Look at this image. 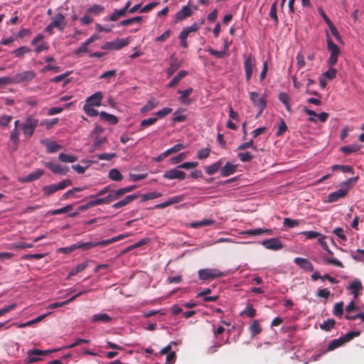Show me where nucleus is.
<instances>
[{"instance_id": "f257e3e1", "label": "nucleus", "mask_w": 364, "mask_h": 364, "mask_svg": "<svg viewBox=\"0 0 364 364\" xmlns=\"http://www.w3.org/2000/svg\"><path fill=\"white\" fill-rule=\"evenodd\" d=\"M357 180H358V177L350 178L346 181L343 183L341 184V188L340 189H338L328 195V202L333 203V202L337 201L338 199H340L341 198H344L347 195V193L350 189V184L352 183L356 182Z\"/></svg>"}, {"instance_id": "f03ea898", "label": "nucleus", "mask_w": 364, "mask_h": 364, "mask_svg": "<svg viewBox=\"0 0 364 364\" xmlns=\"http://www.w3.org/2000/svg\"><path fill=\"white\" fill-rule=\"evenodd\" d=\"M57 349L53 350H39L33 348L29 350L27 353V357L25 359V362L27 364H31L41 360V356L48 355L51 353L57 351Z\"/></svg>"}, {"instance_id": "7ed1b4c3", "label": "nucleus", "mask_w": 364, "mask_h": 364, "mask_svg": "<svg viewBox=\"0 0 364 364\" xmlns=\"http://www.w3.org/2000/svg\"><path fill=\"white\" fill-rule=\"evenodd\" d=\"M72 184V181L65 179L57 183L49 186H45L42 188V191L46 196H49L58 191L63 190Z\"/></svg>"}, {"instance_id": "20e7f679", "label": "nucleus", "mask_w": 364, "mask_h": 364, "mask_svg": "<svg viewBox=\"0 0 364 364\" xmlns=\"http://www.w3.org/2000/svg\"><path fill=\"white\" fill-rule=\"evenodd\" d=\"M204 20H202L199 23H194L190 26L184 28L179 35L180 45L183 48L188 47L187 38L192 32H196L199 30L200 26L203 23Z\"/></svg>"}, {"instance_id": "39448f33", "label": "nucleus", "mask_w": 364, "mask_h": 364, "mask_svg": "<svg viewBox=\"0 0 364 364\" xmlns=\"http://www.w3.org/2000/svg\"><path fill=\"white\" fill-rule=\"evenodd\" d=\"M38 124V119L33 117L31 115L28 116L26 119L25 122L21 124V128L23 134L27 137H31L33 134Z\"/></svg>"}, {"instance_id": "423d86ee", "label": "nucleus", "mask_w": 364, "mask_h": 364, "mask_svg": "<svg viewBox=\"0 0 364 364\" xmlns=\"http://www.w3.org/2000/svg\"><path fill=\"white\" fill-rule=\"evenodd\" d=\"M225 274L218 269L205 268L198 271V277L201 280H209L224 277Z\"/></svg>"}, {"instance_id": "0eeeda50", "label": "nucleus", "mask_w": 364, "mask_h": 364, "mask_svg": "<svg viewBox=\"0 0 364 364\" xmlns=\"http://www.w3.org/2000/svg\"><path fill=\"white\" fill-rule=\"evenodd\" d=\"M250 98L254 106L259 109L258 115L261 114L267 105L265 97H260L258 92H250Z\"/></svg>"}, {"instance_id": "6e6552de", "label": "nucleus", "mask_w": 364, "mask_h": 364, "mask_svg": "<svg viewBox=\"0 0 364 364\" xmlns=\"http://www.w3.org/2000/svg\"><path fill=\"white\" fill-rule=\"evenodd\" d=\"M244 68L245 72V79L247 82H249L252 77L253 68L255 66V58L253 55H244Z\"/></svg>"}, {"instance_id": "1a4fd4ad", "label": "nucleus", "mask_w": 364, "mask_h": 364, "mask_svg": "<svg viewBox=\"0 0 364 364\" xmlns=\"http://www.w3.org/2000/svg\"><path fill=\"white\" fill-rule=\"evenodd\" d=\"M36 73L33 70H27L21 73H17L13 77L14 83H22L31 81L36 77Z\"/></svg>"}, {"instance_id": "9d476101", "label": "nucleus", "mask_w": 364, "mask_h": 364, "mask_svg": "<svg viewBox=\"0 0 364 364\" xmlns=\"http://www.w3.org/2000/svg\"><path fill=\"white\" fill-rule=\"evenodd\" d=\"M136 188L135 185L129 186L124 188H122L117 189L116 191H112L109 194V197L110 198L111 202L117 200L122 197L124 194L129 193L134 190Z\"/></svg>"}, {"instance_id": "9b49d317", "label": "nucleus", "mask_w": 364, "mask_h": 364, "mask_svg": "<svg viewBox=\"0 0 364 364\" xmlns=\"http://www.w3.org/2000/svg\"><path fill=\"white\" fill-rule=\"evenodd\" d=\"M180 168H175L170 169L168 171H166L163 177L166 179L168 180H173V179H178V180H183L186 178V173L183 171L179 170Z\"/></svg>"}, {"instance_id": "f8f14e48", "label": "nucleus", "mask_w": 364, "mask_h": 364, "mask_svg": "<svg viewBox=\"0 0 364 364\" xmlns=\"http://www.w3.org/2000/svg\"><path fill=\"white\" fill-rule=\"evenodd\" d=\"M45 166L50 169L53 173L65 175L69 168L67 166H63L59 164H55L52 161H48L44 164Z\"/></svg>"}, {"instance_id": "ddd939ff", "label": "nucleus", "mask_w": 364, "mask_h": 364, "mask_svg": "<svg viewBox=\"0 0 364 364\" xmlns=\"http://www.w3.org/2000/svg\"><path fill=\"white\" fill-rule=\"evenodd\" d=\"M51 23L60 31H64L67 25L65 17L62 14H57L52 18Z\"/></svg>"}, {"instance_id": "4468645a", "label": "nucleus", "mask_w": 364, "mask_h": 364, "mask_svg": "<svg viewBox=\"0 0 364 364\" xmlns=\"http://www.w3.org/2000/svg\"><path fill=\"white\" fill-rule=\"evenodd\" d=\"M102 98V92H97L86 99L85 105H88L91 107H99L101 105V101Z\"/></svg>"}, {"instance_id": "2eb2a0df", "label": "nucleus", "mask_w": 364, "mask_h": 364, "mask_svg": "<svg viewBox=\"0 0 364 364\" xmlns=\"http://www.w3.org/2000/svg\"><path fill=\"white\" fill-rule=\"evenodd\" d=\"M110 198L109 195L104 198H98L92 200L88 201L85 205L82 206L81 209L85 210L89 208H92L96 205H102V204H109L111 203Z\"/></svg>"}, {"instance_id": "dca6fc26", "label": "nucleus", "mask_w": 364, "mask_h": 364, "mask_svg": "<svg viewBox=\"0 0 364 364\" xmlns=\"http://www.w3.org/2000/svg\"><path fill=\"white\" fill-rule=\"evenodd\" d=\"M262 244L265 248L272 250H278L282 247V242L275 237L264 240Z\"/></svg>"}, {"instance_id": "f3484780", "label": "nucleus", "mask_w": 364, "mask_h": 364, "mask_svg": "<svg viewBox=\"0 0 364 364\" xmlns=\"http://www.w3.org/2000/svg\"><path fill=\"white\" fill-rule=\"evenodd\" d=\"M193 14V11L188 6H183L180 11H178L175 16V21L179 22L183 19L191 16Z\"/></svg>"}, {"instance_id": "a211bd4d", "label": "nucleus", "mask_w": 364, "mask_h": 364, "mask_svg": "<svg viewBox=\"0 0 364 364\" xmlns=\"http://www.w3.org/2000/svg\"><path fill=\"white\" fill-rule=\"evenodd\" d=\"M294 263L298 265L299 267L303 269L305 271L313 272L314 266L307 259L301 258V257H296L294 259Z\"/></svg>"}, {"instance_id": "6ab92c4d", "label": "nucleus", "mask_w": 364, "mask_h": 364, "mask_svg": "<svg viewBox=\"0 0 364 364\" xmlns=\"http://www.w3.org/2000/svg\"><path fill=\"white\" fill-rule=\"evenodd\" d=\"M193 90L192 87H189L185 90H178V93L181 95V96L178 98V100L181 103L185 105H188L191 103V100L188 98V96H189L192 92Z\"/></svg>"}, {"instance_id": "aec40b11", "label": "nucleus", "mask_w": 364, "mask_h": 364, "mask_svg": "<svg viewBox=\"0 0 364 364\" xmlns=\"http://www.w3.org/2000/svg\"><path fill=\"white\" fill-rule=\"evenodd\" d=\"M41 143L46 146L47 152L49 154L57 152L62 149V146L54 141L45 139L42 140Z\"/></svg>"}, {"instance_id": "412c9836", "label": "nucleus", "mask_w": 364, "mask_h": 364, "mask_svg": "<svg viewBox=\"0 0 364 364\" xmlns=\"http://www.w3.org/2000/svg\"><path fill=\"white\" fill-rule=\"evenodd\" d=\"M139 197L138 194H133L127 196L124 199L115 203L112 205V208L114 209L120 208L123 206H125L130 203L134 200L136 199Z\"/></svg>"}, {"instance_id": "4be33fe9", "label": "nucleus", "mask_w": 364, "mask_h": 364, "mask_svg": "<svg viewBox=\"0 0 364 364\" xmlns=\"http://www.w3.org/2000/svg\"><path fill=\"white\" fill-rule=\"evenodd\" d=\"M237 171V166L228 161L223 167L221 168L220 175L223 177H227L235 173Z\"/></svg>"}, {"instance_id": "5701e85b", "label": "nucleus", "mask_w": 364, "mask_h": 364, "mask_svg": "<svg viewBox=\"0 0 364 364\" xmlns=\"http://www.w3.org/2000/svg\"><path fill=\"white\" fill-rule=\"evenodd\" d=\"M102 240L101 241H92V242H78L75 243L76 247H77V249H81L84 251L90 250L93 247L100 246L102 247Z\"/></svg>"}, {"instance_id": "b1692460", "label": "nucleus", "mask_w": 364, "mask_h": 364, "mask_svg": "<svg viewBox=\"0 0 364 364\" xmlns=\"http://www.w3.org/2000/svg\"><path fill=\"white\" fill-rule=\"evenodd\" d=\"M347 289L350 290L352 294H353L354 297L356 298L358 296V291L363 290V287L361 282L356 279L350 284Z\"/></svg>"}, {"instance_id": "393cba45", "label": "nucleus", "mask_w": 364, "mask_h": 364, "mask_svg": "<svg viewBox=\"0 0 364 364\" xmlns=\"http://www.w3.org/2000/svg\"><path fill=\"white\" fill-rule=\"evenodd\" d=\"M99 116L101 120L107 122L109 124L114 125L118 122V118L116 116L106 112H100Z\"/></svg>"}, {"instance_id": "a878e982", "label": "nucleus", "mask_w": 364, "mask_h": 364, "mask_svg": "<svg viewBox=\"0 0 364 364\" xmlns=\"http://www.w3.org/2000/svg\"><path fill=\"white\" fill-rule=\"evenodd\" d=\"M111 317L105 313L103 314H97L92 316L91 318V321L92 323L97 322H102V323H109L111 321Z\"/></svg>"}, {"instance_id": "bb28decb", "label": "nucleus", "mask_w": 364, "mask_h": 364, "mask_svg": "<svg viewBox=\"0 0 364 364\" xmlns=\"http://www.w3.org/2000/svg\"><path fill=\"white\" fill-rule=\"evenodd\" d=\"M188 73L186 70H181L176 76L173 77V78L171 80V82L167 85L168 87H176L179 82L187 75Z\"/></svg>"}, {"instance_id": "cd10ccee", "label": "nucleus", "mask_w": 364, "mask_h": 364, "mask_svg": "<svg viewBox=\"0 0 364 364\" xmlns=\"http://www.w3.org/2000/svg\"><path fill=\"white\" fill-rule=\"evenodd\" d=\"M94 142L90 148V151H95V150L98 149L101 145H102L103 144L107 142V139L106 137H100V136H94V137H91Z\"/></svg>"}, {"instance_id": "c85d7f7f", "label": "nucleus", "mask_w": 364, "mask_h": 364, "mask_svg": "<svg viewBox=\"0 0 364 364\" xmlns=\"http://www.w3.org/2000/svg\"><path fill=\"white\" fill-rule=\"evenodd\" d=\"M113 50H120L121 48L127 46L129 43L128 38L117 39L111 41Z\"/></svg>"}, {"instance_id": "c756f323", "label": "nucleus", "mask_w": 364, "mask_h": 364, "mask_svg": "<svg viewBox=\"0 0 364 364\" xmlns=\"http://www.w3.org/2000/svg\"><path fill=\"white\" fill-rule=\"evenodd\" d=\"M44 173V171L42 169H36L34 171L29 173L28 176H26V178L24 179L25 182H31L33 181H36L41 176H42Z\"/></svg>"}, {"instance_id": "7c9ffc66", "label": "nucleus", "mask_w": 364, "mask_h": 364, "mask_svg": "<svg viewBox=\"0 0 364 364\" xmlns=\"http://www.w3.org/2000/svg\"><path fill=\"white\" fill-rule=\"evenodd\" d=\"M126 9H115L113 13L108 17V21H116L120 17L124 16L127 14Z\"/></svg>"}, {"instance_id": "2f4dec72", "label": "nucleus", "mask_w": 364, "mask_h": 364, "mask_svg": "<svg viewBox=\"0 0 364 364\" xmlns=\"http://www.w3.org/2000/svg\"><path fill=\"white\" fill-rule=\"evenodd\" d=\"M361 148V146L358 144H353L345 146H342L341 148V151L346 154H350L354 152L359 151Z\"/></svg>"}, {"instance_id": "473e14b6", "label": "nucleus", "mask_w": 364, "mask_h": 364, "mask_svg": "<svg viewBox=\"0 0 364 364\" xmlns=\"http://www.w3.org/2000/svg\"><path fill=\"white\" fill-rule=\"evenodd\" d=\"M250 331L252 337H255L262 331L261 326L257 320H254L251 323L250 328Z\"/></svg>"}, {"instance_id": "72a5a7b5", "label": "nucleus", "mask_w": 364, "mask_h": 364, "mask_svg": "<svg viewBox=\"0 0 364 364\" xmlns=\"http://www.w3.org/2000/svg\"><path fill=\"white\" fill-rule=\"evenodd\" d=\"M222 166V160H219L218 161L215 162V164L206 166L205 168V172L208 175H213L220 168H221Z\"/></svg>"}, {"instance_id": "f704fd0d", "label": "nucleus", "mask_w": 364, "mask_h": 364, "mask_svg": "<svg viewBox=\"0 0 364 364\" xmlns=\"http://www.w3.org/2000/svg\"><path fill=\"white\" fill-rule=\"evenodd\" d=\"M277 3L278 1L275 0L274 3L271 6L269 17L274 21V25L277 26L279 23V18L277 16Z\"/></svg>"}, {"instance_id": "c9c22d12", "label": "nucleus", "mask_w": 364, "mask_h": 364, "mask_svg": "<svg viewBox=\"0 0 364 364\" xmlns=\"http://www.w3.org/2000/svg\"><path fill=\"white\" fill-rule=\"evenodd\" d=\"M88 262L85 261L81 264H78L75 267L71 269L68 278L76 275L77 273L82 272L87 267Z\"/></svg>"}, {"instance_id": "e433bc0d", "label": "nucleus", "mask_w": 364, "mask_h": 364, "mask_svg": "<svg viewBox=\"0 0 364 364\" xmlns=\"http://www.w3.org/2000/svg\"><path fill=\"white\" fill-rule=\"evenodd\" d=\"M344 343H344L342 337H341L338 339H333L331 341V343L328 346L326 351L333 350L334 349L343 346Z\"/></svg>"}, {"instance_id": "4c0bfd02", "label": "nucleus", "mask_w": 364, "mask_h": 364, "mask_svg": "<svg viewBox=\"0 0 364 364\" xmlns=\"http://www.w3.org/2000/svg\"><path fill=\"white\" fill-rule=\"evenodd\" d=\"M214 223V220L211 219H204L200 221H196L191 223V227L193 228H198L203 226H209Z\"/></svg>"}, {"instance_id": "58836bf2", "label": "nucleus", "mask_w": 364, "mask_h": 364, "mask_svg": "<svg viewBox=\"0 0 364 364\" xmlns=\"http://www.w3.org/2000/svg\"><path fill=\"white\" fill-rule=\"evenodd\" d=\"M159 102L155 99L149 100L146 104L141 109V113L146 112L154 109Z\"/></svg>"}, {"instance_id": "ea45409f", "label": "nucleus", "mask_w": 364, "mask_h": 364, "mask_svg": "<svg viewBox=\"0 0 364 364\" xmlns=\"http://www.w3.org/2000/svg\"><path fill=\"white\" fill-rule=\"evenodd\" d=\"M60 161L65 163H73L77 160V157L75 155H69L64 153H60L58 156Z\"/></svg>"}, {"instance_id": "a19ab883", "label": "nucleus", "mask_w": 364, "mask_h": 364, "mask_svg": "<svg viewBox=\"0 0 364 364\" xmlns=\"http://www.w3.org/2000/svg\"><path fill=\"white\" fill-rule=\"evenodd\" d=\"M327 48L331 52V53L333 54H339L340 53V49L338 47L337 45H336L330 36H327Z\"/></svg>"}, {"instance_id": "79ce46f5", "label": "nucleus", "mask_w": 364, "mask_h": 364, "mask_svg": "<svg viewBox=\"0 0 364 364\" xmlns=\"http://www.w3.org/2000/svg\"><path fill=\"white\" fill-rule=\"evenodd\" d=\"M109 178L114 181H121L123 178V176L118 169L112 168L109 171Z\"/></svg>"}, {"instance_id": "37998d69", "label": "nucleus", "mask_w": 364, "mask_h": 364, "mask_svg": "<svg viewBox=\"0 0 364 364\" xmlns=\"http://www.w3.org/2000/svg\"><path fill=\"white\" fill-rule=\"evenodd\" d=\"M33 247V243H27L25 242H14L10 245L11 249H17V250H22V249H27V248H31Z\"/></svg>"}, {"instance_id": "c03bdc74", "label": "nucleus", "mask_w": 364, "mask_h": 364, "mask_svg": "<svg viewBox=\"0 0 364 364\" xmlns=\"http://www.w3.org/2000/svg\"><path fill=\"white\" fill-rule=\"evenodd\" d=\"M142 19H143V17L141 16H135V17L127 18V19L120 21L119 25L126 26H129L133 23H141L142 21Z\"/></svg>"}, {"instance_id": "a18cd8bd", "label": "nucleus", "mask_w": 364, "mask_h": 364, "mask_svg": "<svg viewBox=\"0 0 364 364\" xmlns=\"http://www.w3.org/2000/svg\"><path fill=\"white\" fill-rule=\"evenodd\" d=\"M161 196H162V194L161 193L156 192V191L142 194L141 196V201L144 202V201H146L149 200L155 199V198L161 197Z\"/></svg>"}, {"instance_id": "49530a36", "label": "nucleus", "mask_w": 364, "mask_h": 364, "mask_svg": "<svg viewBox=\"0 0 364 364\" xmlns=\"http://www.w3.org/2000/svg\"><path fill=\"white\" fill-rule=\"evenodd\" d=\"M129 235H119L118 236L112 237L110 239L102 240V247L107 246L113 242H117L120 240L127 237Z\"/></svg>"}, {"instance_id": "de8ad7c7", "label": "nucleus", "mask_w": 364, "mask_h": 364, "mask_svg": "<svg viewBox=\"0 0 364 364\" xmlns=\"http://www.w3.org/2000/svg\"><path fill=\"white\" fill-rule=\"evenodd\" d=\"M336 321L334 319H327L320 324V328L326 331H331L335 326Z\"/></svg>"}, {"instance_id": "09e8293b", "label": "nucleus", "mask_w": 364, "mask_h": 364, "mask_svg": "<svg viewBox=\"0 0 364 364\" xmlns=\"http://www.w3.org/2000/svg\"><path fill=\"white\" fill-rule=\"evenodd\" d=\"M331 169L333 171L339 170L343 173H346V172L351 173H353V168L351 166H347V165H333L331 166Z\"/></svg>"}, {"instance_id": "8fccbe9b", "label": "nucleus", "mask_w": 364, "mask_h": 364, "mask_svg": "<svg viewBox=\"0 0 364 364\" xmlns=\"http://www.w3.org/2000/svg\"><path fill=\"white\" fill-rule=\"evenodd\" d=\"M246 314L250 318H253L257 315V311L253 308L252 305L247 304L243 311L241 312V315Z\"/></svg>"}, {"instance_id": "3c124183", "label": "nucleus", "mask_w": 364, "mask_h": 364, "mask_svg": "<svg viewBox=\"0 0 364 364\" xmlns=\"http://www.w3.org/2000/svg\"><path fill=\"white\" fill-rule=\"evenodd\" d=\"M323 260L326 264H333L338 267H343V263L333 257H323Z\"/></svg>"}, {"instance_id": "603ef678", "label": "nucleus", "mask_w": 364, "mask_h": 364, "mask_svg": "<svg viewBox=\"0 0 364 364\" xmlns=\"http://www.w3.org/2000/svg\"><path fill=\"white\" fill-rule=\"evenodd\" d=\"M85 189H86V186H84V187H77V188H73V189H70V190L68 191L67 192H65V193L62 196L61 199H62V200H67L68 198H69L70 197H71V196H73L74 193L80 192V191H82L85 190Z\"/></svg>"}, {"instance_id": "864d4df0", "label": "nucleus", "mask_w": 364, "mask_h": 364, "mask_svg": "<svg viewBox=\"0 0 364 364\" xmlns=\"http://www.w3.org/2000/svg\"><path fill=\"white\" fill-rule=\"evenodd\" d=\"M31 51V49L27 46H21L16 50H14L12 53L15 55L16 57L21 58L24 54L28 53Z\"/></svg>"}, {"instance_id": "5fc2aeb1", "label": "nucleus", "mask_w": 364, "mask_h": 364, "mask_svg": "<svg viewBox=\"0 0 364 364\" xmlns=\"http://www.w3.org/2000/svg\"><path fill=\"white\" fill-rule=\"evenodd\" d=\"M333 313L336 316H341L343 315V301L336 303L335 304Z\"/></svg>"}, {"instance_id": "6e6d98bb", "label": "nucleus", "mask_w": 364, "mask_h": 364, "mask_svg": "<svg viewBox=\"0 0 364 364\" xmlns=\"http://www.w3.org/2000/svg\"><path fill=\"white\" fill-rule=\"evenodd\" d=\"M210 153V149L209 148H203L198 151L197 157L199 159H205L209 156Z\"/></svg>"}, {"instance_id": "4d7b16f0", "label": "nucleus", "mask_w": 364, "mask_h": 364, "mask_svg": "<svg viewBox=\"0 0 364 364\" xmlns=\"http://www.w3.org/2000/svg\"><path fill=\"white\" fill-rule=\"evenodd\" d=\"M84 112L90 117H95L98 115L100 113L94 109V107L83 105Z\"/></svg>"}, {"instance_id": "13d9d810", "label": "nucleus", "mask_w": 364, "mask_h": 364, "mask_svg": "<svg viewBox=\"0 0 364 364\" xmlns=\"http://www.w3.org/2000/svg\"><path fill=\"white\" fill-rule=\"evenodd\" d=\"M157 121V117H150L141 121L140 127L144 128L154 124Z\"/></svg>"}, {"instance_id": "bf43d9fd", "label": "nucleus", "mask_w": 364, "mask_h": 364, "mask_svg": "<svg viewBox=\"0 0 364 364\" xmlns=\"http://www.w3.org/2000/svg\"><path fill=\"white\" fill-rule=\"evenodd\" d=\"M284 225L288 228H294L298 226L299 225V221L297 220L291 219L289 218H285L284 219Z\"/></svg>"}, {"instance_id": "052dcab7", "label": "nucleus", "mask_w": 364, "mask_h": 364, "mask_svg": "<svg viewBox=\"0 0 364 364\" xmlns=\"http://www.w3.org/2000/svg\"><path fill=\"white\" fill-rule=\"evenodd\" d=\"M172 112V109L169 107H164L161 110H159L155 113L156 117L158 118H162L165 116L168 115L169 113Z\"/></svg>"}, {"instance_id": "680f3d73", "label": "nucleus", "mask_w": 364, "mask_h": 364, "mask_svg": "<svg viewBox=\"0 0 364 364\" xmlns=\"http://www.w3.org/2000/svg\"><path fill=\"white\" fill-rule=\"evenodd\" d=\"M181 110L178 109L174 112V117L173 118V121L175 122H185L187 119V116L184 114H179Z\"/></svg>"}, {"instance_id": "e2e57ef3", "label": "nucleus", "mask_w": 364, "mask_h": 364, "mask_svg": "<svg viewBox=\"0 0 364 364\" xmlns=\"http://www.w3.org/2000/svg\"><path fill=\"white\" fill-rule=\"evenodd\" d=\"M103 10H104L103 6L98 5V4H94L93 6H90L88 9L87 11L91 14L97 15L100 13H101Z\"/></svg>"}, {"instance_id": "0e129e2a", "label": "nucleus", "mask_w": 364, "mask_h": 364, "mask_svg": "<svg viewBox=\"0 0 364 364\" xmlns=\"http://www.w3.org/2000/svg\"><path fill=\"white\" fill-rule=\"evenodd\" d=\"M11 84H14L13 77L6 76L0 77V88Z\"/></svg>"}, {"instance_id": "69168bd1", "label": "nucleus", "mask_w": 364, "mask_h": 364, "mask_svg": "<svg viewBox=\"0 0 364 364\" xmlns=\"http://www.w3.org/2000/svg\"><path fill=\"white\" fill-rule=\"evenodd\" d=\"M287 130V126L285 123V122L284 121V119H281L280 121V123L279 124V127H278V130H277V136H281L282 134H284V133H285Z\"/></svg>"}, {"instance_id": "338daca9", "label": "nucleus", "mask_w": 364, "mask_h": 364, "mask_svg": "<svg viewBox=\"0 0 364 364\" xmlns=\"http://www.w3.org/2000/svg\"><path fill=\"white\" fill-rule=\"evenodd\" d=\"M360 333L358 331H350L348 333H346L345 336H342V338L346 343L348 341H350L353 338L358 336Z\"/></svg>"}, {"instance_id": "774afa93", "label": "nucleus", "mask_w": 364, "mask_h": 364, "mask_svg": "<svg viewBox=\"0 0 364 364\" xmlns=\"http://www.w3.org/2000/svg\"><path fill=\"white\" fill-rule=\"evenodd\" d=\"M238 157L242 162L250 161L253 158L252 155L250 152L239 153Z\"/></svg>"}]
</instances>
